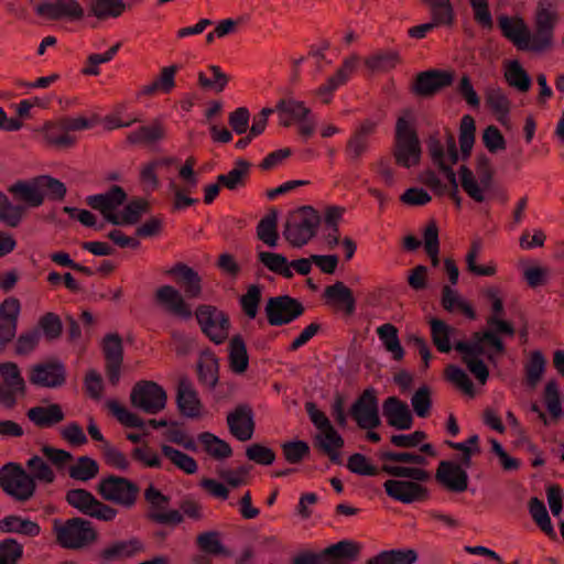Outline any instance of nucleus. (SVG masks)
<instances>
[{
	"instance_id": "1",
	"label": "nucleus",
	"mask_w": 564,
	"mask_h": 564,
	"mask_svg": "<svg viewBox=\"0 0 564 564\" xmlns=\"http://www.w3.org/2000/svg\"><path fill=\"white\" fill-rule=\"evenodd\" d=\"M382 470L392 477L403 478L388 479L383 484L386 494L393 500L404 505H411L416 501H422L427 497L429 491L426 487L420 484L430 480L431 475L427 470L420 467L388 464L382 466Z\"/></svg>"
},
{
	"instance_id": "2",
	"label": "nucleus",
	"mask_w": 564,
	"mask_h": 564,
	"mask_svg": "<svg viewBox=\"0 0 564 564\" xmlns=\"http://www.w3.org/2000/svg\"><path fill=\"white\" fill-rule=\"evenodd\" d=\"M127 198L122 187L113 185L108 192L90 195L87 197V204L104 215L106 220L112 225H132L138 223L141 215L147 209V203L143 200H132L123 208L121 214L116 209L121 206Z\"/></svg>"
},
{
	"instance_id": "3",
	"label": "nucleus",
	"mask_w": 564,
	"mask_h": 564,
	"mask_svg": "<svg viewBox=\"0 0 564 564\" xmlns=\"http://www.w3.org/2000/svg\"><path fill=\"white\" fill-rule=\"evenodd\" d=\"M413 120L412 111L406 110L395 123L394 158L397 163L403 167L417 164L421 158V144L413 127Z\"/></svg>"
},
{
	"instance_id": "4",
	"label": "nucleus",
	"mask_w": 564,
	"mask_h": 564,
	"mask_svg": "<svg viewBox=\"0 0 564 564\" xmlns=\"http://www.w3.org/2000/svg\"><path fill=\"white\" fill-rule=\"evenodd\" d=\"M319 224L318 212L311 206H302L288 217L283 236L292 246L302 247L316 235Z\"/></svg>"
},
{
	"instance_id": "5",
	"label": "nucleus",
	"mask_w": 564,
	"mask_h": 564,
	"mask_svg": "<svg viewBox=\"0 0 564 564\" xmlns=\"http://www.w3.org/2000/svg\"><path fill=\"white\" fill-rule=\"evenodd\" d=\"M54 532L57 542L65 549H82L97 539V532L91 522L83 518H72L65 522L55 520Z\"/></svg>"
},
{
	"instance_id": "6",
	"label": "nucleus",
	"mask_w": 564,
	"mask_h": 564,
	"mask_svg": "<svg viewBox=\"0 0 564 564\" xmlns=\"http://www.w3.org/2000/svg\"><path fill=\"white\" fill-rule=\"evenodd\" d=\"M0 487L14 499L26 501L33 496L36 485L21 465L8 463L0 468Z\"/></svg>"
},
{
	"instance_id": "7",
	"label": "nucleus",
	"mask_w": 564,
	"mask_h": 564,
	"mask_svg": "<svg viewBox=\"0 0 564 564\" xmlns=\"http://www.w3.org/2000/svg\"><path fill=\"white\" fill-rule=\"evenodd\" d=\"M97 490L106 501L128 509L135 505L140 494V487L135 482L117 475L101 478Z\"/></svg>"
},
{
	"instance_id": "8",
	"label": "nucleus",
	"mask_w": 564,
	"mask_h": 564,
	"mask_svg": "<svg viewBox=\"0 0 564 564\" xmlns=\"http://www.w3.org/2000/svg\"><path fill=\"white\" fill-rule=\"evenodd\" d=\"M276 111L282 118L283 126L289 127L292 122L297 123V131L304 141L313 135L316 121L312 117L310 108L303 101L292 97L281 98L276 104Z\"/></svg>"
},
{
	"instance_id": "9",
	"label": "nucleus",
	"mask_w": 564,
	"mask_h": 564,
	"mask_svg": "<svg viewBox=\"0 0 564 564\" xmlns=\"http://www.w3.org/2000/svg\"><path fill=\"white\" fill-rule=\"evenodd\" d=\"M195 316L203 334L210 341L219 345L228 338L230 321L225 312L212 305H199Z\"/></svg>"
},
{
	"instance_id": "10",
	"label": "nucleus",
	"mask_w": 564,
	"mask_h": 564,
	"mask_svg": "<svg viewBox=\"0 0 564 564\" xmlns=\"http://www.w3.org/2000/svg\"><path fill=\"white\" fill-rule=\"evenodd\" d=\"M476 452H479L478 447L465 451V454H462L459 465L453 462L442 460L436 470V480L452 491H465L468 487V474L466 468L471 466V455Z\"/></svg>"
},
{
	"instance_id": "11",
	"label": "nucleus",
	"mask_w": 564,
	"mask_h": 564,
	"mask_svg": "<svg viewBox=\"0 0 564 564\" xmlns=\"http://www.w3.org/2000/svg\"><path fill=\"white\" fill-rule=\"evenodd\" d=\"M130 401L133 408L148 414H156L165 408L167 395L156 382L142 380L133 386Z\"/></svg>"
},
{
	"instance_id": "12",
	"label": "nucleus",
	"mask_w": 564,
	"mask_h": 564,
	"mask_svg": "<svg viewBox=\"0 0 564 564\" xmlns=\"http://www.w3.org/2000/svg\"><path fill=\"white\" fill-rule=\"evenodd\" d=\"M66 501L82 513L100 521H111L117 516V510L99 501L86 489H70L66 494Z\"/></svg>"
},
{
	"instance_id": "13",
	"label": "nucleus",
	"mask_w": 564,
	"mask_h": 564,
	"mask_svg": "<svg viewBox=\"0 0 564 564\" xmlns=\"http://www.w3.org/2000/svg\"><path fill=\"white\" fill-rule=\"evenodd\" d=\"M265 315L272 326L292 323L304 313L303 305L289 295L270 297L265 305Z\"/></svg>"
},
{
	"instance_id": "14",
	"label": "nucleus",
	"mask_w": 564,
	"mask_h": 564,
	"mask_svg": "<svg viewBox=\"0 0 564 564\" xmlns=\"http://www.w3.org/2000/svg\"><path fill=\"white\" fill-rule=\"evenodd\" d=\"M0 402L13 406L17 399L25 393V381L17 364L8 361L0 364Z\"/></svg>"
},
{
	"instance_id": "15",
	"label": "nucleus",
	"mask_w": 564,
	"mask_h": 564,
	"mask_svg": "<svg viewBox=\"0 0 564 564\" xmlns=\"http://www.w3.org/2000/svg\"><path fill=\"white\" fill-rule=\"evenodd\" d=\"M350 414L362 430H372L381 425L378 399L370 389L365 390L354 402Z\"/></svg>"
},
{
	"instance_id": "16",
	"label": "nucleus",
	"mask_w": 564,
	"mask_h": 564,
	"mask_svg": "<svg viewBox=\"0 0 564 564\" xmlns=\"http://www.w3.org/2000/svg\"><path fill=\"white\" fill-rule=\"evenodd\" d=\"M29 380L32 384L43 388H58L66 380V370L62 362L52 359L34 365L30 369Z\"/></svg>"
},
{
	"instance_id": "17",
	"label": "nucleus",
	"mask_w": 564,
	"mask_h": 564,
	"mask_svg": "<svg viewBox=\"0 0 564 564\" xmlns=\"http://www.w3.org/2000/svg\"><path fill=\"white\" fill-rule=\"evenodd\" d=\"M498 24L503 36L511 41L518 50L533 52L532 33L521 18L513 20L508 15H500Z\"/></svg>"
},
{
	"instance_id": "18",
	"label": "nucleus",
	"mask_w": 564,
	"mask_h": 564,
	"mask_svg": "<svg viewBox=\"0 0 564 564\" xmlns=\"http://www.w3.org/2000/svg\"><path fill=\"white\" fill-rule=\"evenodd\" d=\"M20 310L15 297H8L0 304V351L15 337Z\"/></svg>"
},
{
	"instance_id": "19",
	"label": "nucleus",
	"mask_w": 564,
	"mask_h": 564,
	"mask_svg": "<svg viewBox=\"0 0 564 564\" xmlns=\"http://www.w3.org/2000/svg\"><path fill=\"white\" fill-rule=\"evenodd\" d=\"M176 404L181 414L188 419H198L202 415V402L193 383L185 377L178 380L176 389Z\"/></svg>"
},
{
	"instance_id": "20",
	"label": "nucleus",
	"mask_w": 564,
	"mask_h": 564,
	"mask_svg": "<svg viewBox=\"0 0 564 564\" xmlns=\"http://www.w3.org/2000/svg\"><path fill=\"white\" fill-rule=\"evenodd\" d=\"M230 433L240 442L252 438L254 431L253 413L247 404H239L227 415Z\"/></svg>"
},
{
	"instance_id": "21",
	"label": "nucleus",
	"mask_w": 564,
	"mask_h": 564,
	"mask_svg": "<svg viewBox=\"0 0 564 564\" xmlns=\"http://www.w3.org/2000/svg\"><path fill=\"white\" fill-rule=\"evenodd\" d=\"M155 301L169 313L188 319L193 312L181 292L172 285H162L155 291Z\"/></svg>"
},
{
	"instance_id": "22",
	"label": "nucleus",
	"mask_w": 564,
	"mask_h": 564,
	"mask_svg": "<svg viewBox=\"0 0 564 564\" xmlns=\"http://www.w3.org/2000/svg\"><path fill=\"white\" fill-rule=\"evenodd\" d=\"M106 405L109 409V411L112 413V415L121 424H123L127 427L140 429V430L144 431L145 433H148L149 427L159 430V429L167 426V421L164 419H162V420L151 419L149 421H144L137 414L130 412L127 408L121 405L116 400H108Z\"/></svg>"
},
{
	"instance_id": "23",
	"label": "nucleus",
	"mask_w": 564,
	"mask_h": 564,
	"mask_svg": "<svg viewBox=\"0 0 564 564\" xmlns=\"http://www.w3.org/2000/svg\"><path fill=\"white\" fill-rule=\"evenodd\" d=\"M555 21L556 17L551 10L546 8L538 10L535 33L532 34L533 52H542L551 47Z\"/></svg>"
},
{
	"instance_id": "24",
	"label": "nucleus",
	"mask_w": 564,
	"mask_h": 564,
	"mask_svg": "<svg viewBox=\"0 0 564 564\" xmlns=\"http://www.w3.org/2000/svg\"><path fill=\"white\" fill-rule=\"evenodd\" d=\"M40 15H47L51 19L63 17L72 20H82L85 15L83 7L76 0H55V2H43L36 7Z\"/></svg>"
},
{
	"instance_id": "25",
	"label": "nucleus",
	"mask_w": 564,
	"mask_h": 564,
	"mask_svg": "<svg viewBox=\"0 0 564 564\" xmlns=\"http://www.w3.org/2000/svg\"><path fill=\"white\" fill-rule=\"evenodd\" d=\"M141 551H143V543L132 538L111 543L100 552L99 557L101 563H112L133 557Z\"/></svg>"
},
{
	"instance_id": "26",
	"label": "nucleus",
	"mask_w": 564,
	"mask_h": 564,
	"mask_svg": "<svg viewBox=\"0 0 564 564\" xmlns=\"http://www.w3.org/2000/svg\"><path fill=\"white\" fill-rule=\"evenodd\" d=\"M453 76L446 72L427 70L417 75L413 85V91L420 96H432L441 88L449 86Z\"/></svg>"
},
{
	"instance_id": "27",
	"label": "nucleus",
	"mask_w": 564,
	"mask_h": 564,
	"mask_svg": "<svg viewBox=\"0 0 564 564\" xmlns=\"http://www.w3.org/2000/svg\"><path fill=\"white\" fill-rule=\"evenodd\" d=\"M383 415L388 423L397 430H409L412 426L413 417L406 403L397 397H389L382 405Z\"/></svg>"
},
{
	"instance_id": "28",
	"label": "nucleus",
	"mask_w": 564,
	"mask_h": 564,
	"mask_svg": "<svg viewBox=\"0 0 564 564\" xmlns=\"http://www.w3.org/2000/svg\"><path fill=\"white\" fill-rule=\"evenodd\" d=\"M359 551L357 543L341 540L326 547L319 555H322V564H349L357 558Z\"/></svg>"
},
{
	"instance_id": "29",
	"label": "nucleus",
	"mask_w": 564,
	"mask_h": 564,
	"mask_svg": "<svg viewBox=\"0 0 564 564\" xmlns=\"http://www.w3.org/2000/svg\"><path fill=\"white\" fill-rule=\"evenodd\" d=\"M427 147L430 155L436 165H441L445 162L455 164L459 159L455 138L449 132L446 133V147L436 135L430 137Z\"/></svg>"
},
{
	"instance_id": "30",
	"label": "nucleus",
	"mask_w": 564,
	"mask_h": 564,
	"mask_svg": "<svg viewBox=\"0 0 564 564\" xmlns=\"http://www.w3.org/2000/svg\"><path fill=\"white\" fill-rule=\"evenodd\" d=\"M167 273L174 276L175 282L184 290L188 299H196L200 295V278L196 271L184 263H176Z\"/></svg>"
},
{
	"instance_id": "31",
	"label": "nucleus",
	"mask_w": 564,
	"mask_h": 564,
	"mask_svg": "<svg viewBox=\"0 0 564 564\" xmlns=\"http://www.w3.org/2000/svg\"><path fill=\"white\" fill-rule=\"evenodd\" d=\"M28 419L40 429H48L64 421L65 414L57 403L36 405L28 410Z\"/></svg>"
},
{
	"instance_id": "32",
	"label": "nucleus",
	"mask_w": 564,
	"mask_h": 564,
	"mask_svg": "<svg viewBox=\"0 0 564 564\" xmlns=\"http://www.w3.org/2000/svg\"><path fill=\"white\" fill-rule=\"evenodd\" d=\"M460 184L464 191L476 202L482 203L485 200L484 189L491 186V174L486 172L480 177L478 183L473 172L465 165L459 170Z\"/></svg>"
},
{
	"instance_id": "33",
	"label": "nucleus",
	"mask_w": 564,
	"mask_h": 564,
	"mask_svg": "<svg viewBox=\"0 0 564 564\" xmlns=\"http://www.w3.org/2000/svg\"><path fill=\"white\" fill-rule=\"evenodd\" d=\"M42 131L45 140L54 147L67 149L76 143V138L69 134L64 118L56 122H45Z\"/></svg>"
},
{
	"instance_id": "34",
	"label": "nucleus",
	"mask_w": 564,
	"mask_h": 564,
	"mask_svg": "<svg viewBox=\"0 0 564 564\" xmlns=\"http://www.w3.org/2000/svg\"><path fill=\"white\" fill-rule=\"evenodd\" d=\"M377 335L382 343L384 349L391 354V357L395 361H401L404 358L405 350L401 345L398 335V328L390 324H382L377 328Z\"/></svg>"
},
{
	"instance_id": "35",
	"label": "nucleus",
	"mask_w": 564,
	"mask_h": 564,
	"mask_svg": "<svg viewBox=\"0 0 564 564\" xmlns=\"http://www.w3.org/2000/svg\"><path fill=\"white\" fill-rule=\"evenodd\" d=\"M165 135V130L160 120H154L151 124H144L130 132L127 137L132 144L153 145L161 141Z\"/></svg>"
},
{
	"instance_id": "36",
	"label": "nucleus",
	"mask_w": 564,
	"mask_h": 564,
	"mask_svg": "<svg viewBox=\"0 0 564 564\" xmlns=\"http://www.w3.org/2000/svg\"><path fill=\"white\" fill-rule=\"evenodd\" d=\"M325 295L347 315H352L355 313V297L352 292L343 282H336L333 285L327 286Z\"/></svg>"
},
{
	"instance_id": "37",
	"label": "nucleus",
	"mask_w": 564,
	"mask_h": 564,
	"mask_svg": "<svg viewBox=\"0 0 564 564\" xmlns=\"http://www.w3.org/2000/svg\"><path fill=\"white\" fill-rule=\"evenodd\" d=\"M546 368V359L540 350L531 352L524 365V384L528 389L534 390L543 378Z\"/></svg>"
},
{
	"instance_id": "38",
	"label": "nucleus",
	"mask_w": 564,
	"mask_h": 564,
	"mask_svg": "<svg viewBox=\"0 0 564 564\" xmlns=\"http://www.w3.org/2000/svg\"><path fill=\"white\" fill-rule=\"evenodd\" d=\"M0 530L7 533H20L26 536H36L40 534V525L29 519L20 516H7L0 520Z\"/></svg>"
},
{
	"instance_id": "39",
	"label": "nucleus",
	"mask_w": 564,
	"mask_h": 564,
	"mask_svg": "<svg viewBox=\"0 0 564 564\" xmlns=\"http://www.w3.org/2000/svg\"><path fill=\"white\" fill-rule=\"evenodd\" d=\"M416 560L417 554L414 550L392 549L381 551L364 564H413Z\"/></svg>"
},
{
	"instance_id": "40",
	"label": "nucleus",
	"mask_w": 564,
	"mask_h": 564,
	"mask_svg": "<svg viewBox=\"0 0 564 564\" xmlns=\"http://www.w3.org/2000/svg\"><path fill=\"white\" fill-rule=\"evenodd\" d=\"M229 360L236 373H243L249 366L247 347L240 335H235L229 343Z\"/></svg>"
},
{
	"instance_id": "41",
	"label": "nucleus",
	"mask_w": 564,
	"mask_h": 564,
	"mask_svg": "<svg viewBox=\"0 0 564 564\" xmlns=\"http://www.w3.org/2000/svg\"><path fill=\"white\" fill-rule=\"evenodd\" d=\"M442 305L447 312H462L469 319L476 318L475 310L464 301L451 286L445 285L442 289Z\"/></svg>"
},
{
	"instance_id": "42",
	"label": "nucleus",
	"mask_w": 564,
	"mask_h": 564,
	"mask_svg": "<svg viewBox=\"0 0 564 564\" xmlns=\"http://www.w3.org/2000/svg\"><path fill=\"white\" fill-rule=\"evenodd\" d=\"M529 512L538 524V527L551 539L556 538L555 530L552 525L551 518L546 510V507L542 500L533 497L529 501Z\"/></svg>"
},
{
	"instance_id": "43",
	"label": "nucleus",
	"mask_w": 564,
	"mask_h": 564,
	"mask_svg": "<svg viewBox=\"0 0 564 564\" xmlns=\"http://www.w3.org/2000/svg\"><path fill=\"white\" fill-rule=\"evenodd\" d=\"M278 213L271 209L258 224L257 235L267 246L273 248L278 245L279 235L276 231Z\"/></svg>"
},
{
	"instance_id": "44",
	"label": "nucleus",
	"mask_w": 564,
	"mask_h": 564,
	"mask_svg": "<svg viewBox=\"0 0 564 564\" xmlns=\"http://www.w3.org/2000/svg\"><path fill=\"white\" fill-rule=\"evenodd\" d=\"M258 257L261 263H263V265H265L270 271L286 279H291L293 276L290 261L285 256L269 251H260Z\"/></svg>"
},
{
	"instance_id": "45",
	"label": "nucleus",
	"mask_w": 564,
	"mask_h": 564,
	"mask_svg": "<svg viewBox=\"0 0 564 564\" xmlns=\"http://www.w3.org/2000/svg\"><path fill=\"white\" fill-rule=\"evenodd\" d=\"M544 403L551 415L555 421L562 419L564 415L562 406V397L558 388V383L555 380H550L544 387Z\"/></svg>"
},
{
	"instance_id": "46",
	"label": "nucleus",
	"mask_w": 564,
	"mask_h": 564,
	"mask_svg": "<svg viewBox=\"0 0 564 564\" xmlns=\"http://www.w3.org/2000/svg\"><path fill=\"white\" fill-rule=\"evenodd\" d=\"M11 192L20 196L32 207H37L43 204V193L42 187L39 186V177L35 178L33 183H15L11 187Z\"/></svg>"
},
{
	"instance_id": "47",
	"label": "nucleus",
	"mask_w": 564,
	"mask_h": 564,
	"mask_svg": "<svg viewBox=\"0 0 564 564\" xmlns=\"http://www.w3.org/2000/svg\"><path fill=\"white\" fill-rule=\"evenodd\" d=\"M178 69L180 67L177 65L163 67L160 76L154 82L143 87V94L153 95L159 90L163 93L171 91L175 86L174 76Z\"/></svg>"
},
{
	"instance_id": "48",
	"label": "nucleus",
	"mask_w": 564,
	"mask_h": 564,
	"mask_svg": "<svg viewBox=\"0 0 564 564\" xmlns=\"http://www.w3.org/2000/svg\"><path fill=\"white\" fill-rule=\"evenodd\" d=\"M195 187H187V184L183 182L180 185L175 178H170L167 184V191L173 197V209L182 210L196 204L198 200L188 196Z\"/></svg>"
},
{
	"instance_id": "49",
	"label": "nucleus",
	"mask_w": 564,
	"mask_h": 564,
	"mask_svg": "<svg viewBox=\"0 0 564 564\" xmlns=\"http://www.w3.org/2000/svg\"><path fill=\"white\" fill-rule=\"evenodd\" d=\"M430 324L432 339L436 348L441 352H449L452 349L451 336L454 332V328L437 318H433Z\"/></svg>"
},
{
	"instance_id": "50",
	"label": "nucleus",
	"mask_w": 564,
	"mask_h": 564,
	"mask_svg": "<svg viewBox=\"0 0 564 564\" xmlns=\"http://www.w3.org/2000/svg\"><path fill=\"white\" fill-rule=\"evenodd\" d=\"M98 471V463L88 456H80L68 469L69 476L73 479L80 481H88L93 479L96 477Z\"/></svg>"
},
{
	"instance_id": "51",
	"label": "nucleus",
	"mask_w": 564,
	"mask_h": 564,
	"mask_svg": "<svg viewBox=\"0 0 564 564\" xmlns=\"http://www.w3.org/2000/svg\"><path fill=\"white\" fill-rule=\"evenodd\" d=\"M198 441L205 447V451L215 458L223 459L231 455L232 451L228 443L220 440L209 432H203L198 435Z\"/></svg>"
},
{
	"instance_id": "52",
	"label": "nucleus",
	"mask_w": 564,
	"mask_h": 564,
	"mask_svg": "<svg viewBox=\"0 0 564 564\" xmlns=\"http://www.w3.org/2000/svg\"><path fill=\"white\" fill-rule=\"evenodd\" d=\"M25 214V207L14 205L0 192V219L10 227H18Z\"/></svg>"
},
{
	"instance_id": "53",
	"label": "nucleus",
	"mask_w": 564,
	"mask_h": 564,
	"mask_svg": "<svg viewBox=\"0 0 564 564\" xmlns=\"http://www.w3.org/2000/svg\"><path fill=\"white\" fill-rule=\"evenodd\" d=\"M508 84L519 91L527 93L531 88V78L518 61H512L506 69Z\"/></svg>"
},
{
	"instance_id": "54",
	"label": "nucleus",
	"mask_w": 564,
	"mask_h": 564,
	"mask_svg": "<svg viewBox=\"0 0 564 564\" xmlns=\"http://www.w3.org/2000/svg\"><path fill=\"white\" fill-rule=\"evenodd\" d=\"M161 449L162 454L184 473L188 475L196 473L198 466L192 456L165 444L162 445Z\"/></svg>"
},
{
	"instance_id": "55",
	"label": "nucleus",
	"mask_w": 564,
	"mask_h": 564,
	"mask_svg": "<svg viewBox=\"0 0 564 564\" xmlns=\"http://www.w3.org/2000/svg\"><path fill=\"white\" fill-rule=\"evenodd\" d=\"M431 7L433 22L436 25H453L455 10L449 0H427Z\"/></svg>"
},
{
	"instance_id": "56",
	"label": "nucleus",
	"mask_w": 564,
	"mask_h": 564,
	"mask_svg": "<svg viewBox=\"0 0 564 564\" xmlns=\"http://www.w3.org/2000/svg\"><path fill=\"white\" fill-rule=\"evenodd\" d=\"M197 375L200 383L214 388L218 382V362L214 356H208L199 360L197 365Z\"/></svg>"
},
{
	"instance_id": "57",
	"label": "nucleus",
	"mask_w": 564,
	"mask_h": 564,
	"mask_svg": "<svg viewBox=\"0 0 564 564\" xmlns=\"http://www.w3.org/2000/svg\"><path fill=\"white\" fill-rule=\"evenodd\" d=\"M248 169L249 163L243 160H239L237 161L236 166L227 174H219L217 176V181L221 186L234 191L243 183V178L248 173Z\"/></svg>"
},
{
	"instance_id": "58",
	"label": "nucleus",
	"mask_w": 564,
	"mask_h": 564,
	"mask_svg": "<svg viewBox=\"0 0 564 564\" xmlns=\"http://www.w3.org/2000/svg\"><path fill=\"white\" fill-rule=\"evenodd\" d=\"M196 543L204 553L215 556L228 554L226 547L218 538V532L216 531L200 533L196 539Z\"/></svg>"
},
{
	"instance_id": "59",
	"label": "nucleus",
	"mask_w": 564,
	"mask_h": 564,
	"mask_svg": "<svg viewBox=\"0 0 564 564\" xmlns=\"http://www.w3.org/2000/svg\"><path fill=\"white\" fill-rule=\"evenodd\" d=\"M122 0H91L90 10L99 19L119 17L124 10Z\"/></svg>"
},
{
	"instance_id": "60",
	"label": "nucleus",
	"mask_w": 564,
	"mask_h": 564,
	"mask_svg": "<svg viewBox=\"0 0 564 564\" xmlns=\"http://www.w3.org/2000/svg\"><path fill=\"white\" fill-rule=\"evenodd\" d=\"M41 329L34 327L28 332L21 333L14 343V351L19 356H26L32 352L41 339Z\"/></svg>"
},
{
	"instance_id": "61",
	"label": "nucleus",
	"mask_w": 564,
	"mask_h": 564,
	"mask_svg": "<svg viewBox=\"0 0 564 564\" xmlns=\"http://www.w3.org/2000/svg\"><path fill=\"white\" fill-rule=\"evenodd\" d=\"M476 123L471 116L465 115L460 120L459 143L464 155L468 156L475 142Z\"/></svg>"
},
{
	"instance_id": "62",
	"label": "nucleus",
	"mask_w": 564,
	"mask_h": 564,
	"mask_svg": "<svg viewBox=\"0 0 564 564\" xmlns=\"http://www.w3.org/2000/svg\"><path fill=\"white\" fill-rule=\"evenodd\" d=\"M26 466L30 470V475L33 477L34 480L37 479L46 484H51L54 481L55 474L53 469L41 456H32L28 460Z\"/></svg>"
},
{
	"instance_id": "63",
	"label": "nucleus",
	"mask_w": 564,
	"mask_h": 564,
	"mask_svg": "<svg viewBox=\"0 0 564 564\" xmlns=\"http://www.w3.org/2000/svg\"><path fill=\"white\" fill-rule=\"evenodd\" d=\"M23 555V545L15 539L0 541V564H17Z\"/></svg>"
},
{
	"instance_id": "64",
	"label": "nucleus",
	"mask_w": 564,
	"mask_h": 564,
	"mask_svg": "<svg viewBox=\"0 0 564 564\" xmlns=\"http://www.w3.org/2000/svg\"><path fill=\"white\" fill-rule=\"evenodd\" d=\"M261 301V289L259 285H250L247 292L240 299V305L243 313L253 319L257 317L259 304Z\"/></svg>"
}]
</instances>
